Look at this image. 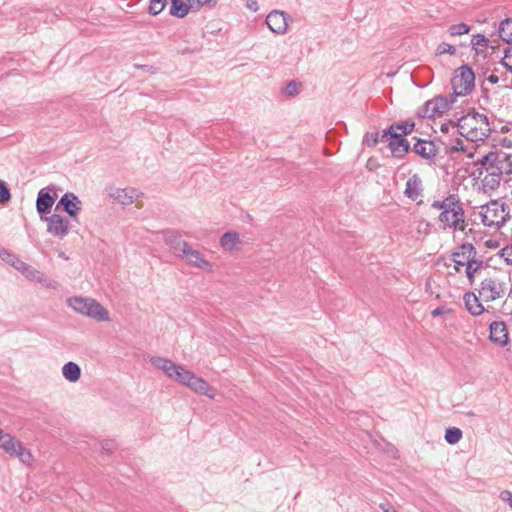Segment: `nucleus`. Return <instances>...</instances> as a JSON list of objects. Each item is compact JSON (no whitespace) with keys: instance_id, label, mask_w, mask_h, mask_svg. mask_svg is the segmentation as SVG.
I'll return each instance as SVG.
<instances>
[{"instance_id":"21","label":"nucleus","mask_w":512,"mask_h":512,"mask_svg":"<svg viewBox=\"0 0 512 512\" xmlns=\"http://www.w3.org/2000/svg\"><path fill=\"white\" fill-rule=\"evenodd\" d=\"M412 150L425 159H431L437 154L436 145L430 140L418 139Z\"/></svg>"},{"instance_id":"17","label":"nucleus","mask_w":512,"mask_h":512,"mask_svg":"<svg viewBox=\"0 0 512 512\" xmlns=\"http://www.w3.org/2000/svg\"><path fill=\"white\" fill-rule=\"evenodd\" d=\"M60 207L71 217L76 218L82 209V202L77 195L71 192L65 193L59 200L56 210Z\"/></svg>"},{"instance_id":"50","label":"nucleus","mask_w":512,"mask_h":512,"mask_svg":"<svg viewBox=\"0 0 512 512\" xmlns=\"http://www.w3.org/2000/svg\"><path fill=\"white\" fill-rule=\"evenodd\" d=\"M487 80L491 83V84H497L499 82V78L498 76L494 75V74H491L488 76Z\"/></svg>"},{"instance_id":"11","label":"nucleus","mask_w":512,"mask_h":512,"mask_svg":"<svg viewBox=\"0 0 512 512\" xmlns=\"http://www.w3.org/2000/svg\"><path fill=\"white\" fill-rule=\"evenodd\" d=\"M178 256L184 260L188 265L196 267L206 272L213 271V265L198 251L193 249L189 244H183L181 253Z\"/></svg>"},{"instance_id":"30","label":"nucleus","mask_w":512,"mask_h":512,"mask_svg":"<svg viewBox=\"0 0 512 512\" xmlns=\"http://www.w3.org/2000/svg\"><path fill=\"white\" fill-rule=\"evenodd\" d=\"M187 3L183 0H171L170 15L177 18H184L188 14Z\"/></svg>"},{"instance_id":"26","label":"nucleus","mask_w":512,"mask_h":512,"mask_svg":"<svg viewBox=\"0 0 512 512\" xmlns=\"http://www.w3.org/2000/svg\"><path fill=\"white\" fill-rule=\"evenodd\" d=\"M62 375L67 381L75 383L81 377V368L77 363L69 361L63 365Z\"/></svg>"},{"instance_id":"31","label":"nucleus","mask_w":512,"mask_h":512,"mask_svg":"<svg viewBox=\"0 0 512 512\" xmlns=\"http://www.w3.org/2000/svg\"><path fill=\"white\" fill-rule=\"evenodd\" d=\"M489 40L482 34L473 35L471 40L472 48L477 54L484 52L488 47Z\"/></svg>"},{"instance_id":"52","label":"nucleus","mask_w":512,"mask_h":512,"mask_svg":"<svg viewBox=\"0 0 512 512\" xmlns=\"http://www.w3.org/2000/svg\"><path fill=\"white\" fill-rule=\"evenodd\" d=\"M380 507L384 512H397L393 507L388 505L381 504Z\"/></svg>"},{"instance_id":"15","label":"nucleus","mask_w":512,"mask_h":512,"mask_svg":"<svg viewBox=\"0 0 512 512\" xmlns=\"http://www.w3.org/2000/svg\"><path fill=\"white\" fill-rule=\"evenodd\" d=\"M109 195L115 201L123 206H128L137 201L142 197V193L135 188H118L114 187L110 189Z\"/></svg>"},{"instance_id":"27","label":"nucleus","mask_w":512,"mask_h":512,"mask_svg":"<svg viewBox=\"0 0 512 512\" xmlns=\"http://www.w3.org/2000/svg\"><path fill=\"white\" fill-rule=\"evenodd\" d=\"M240 238L237 232H226L220 238V246L225 251H233L236 249V246L239 244Z\"/></svg>"},{"instance_id":"54","label":"nucleus","mask_w":512,"mask_h":512,"mask_svg":"<svg viewBox=\"0 0 512 512\" xmlns=\"http://www.w3.org/2000/svg\"><path fill=\"white\" fill-rule=\"evenodd\" d=\"M441 131L445 132V133L448 132V125L447 124H442Z\"/></svg>"},{"instance_id":"61","label":"nucleus","mask_w":512,"mask_h":512,"mask_svg":"<svg viewBox=\"0 0 512 512\" xmlns=\"http://www.w3.org/2000/svg\"><path fill=\"white\" fill-rule=\"evenodd\" d=\"M254 5H257V2H254V4L249 5V8L254 7Z\"/></svg>"},{"instance_id":"9","label":"nucleus","mask_w":512,"mask_h":512,"mask_svg":"<svg viewBox=\"0 0 512 512\" xmlns=\"http://www.w3.org/2000/svg\"><path fill=\"white\" fill-rule=\"evenodd\" d=\"M454 100L453 96H437L432 100L427 101L425 105L418 110L417 114L421 118H432L436 114H442L447 111Z\"/></svg>"},{"instance_id":"8","label":"nucleus","mask_w":512,"mask_h":512,"mask_svg":"<svg viewBox=\"0 0 512 512\" xmlns=\"http://www.w3.org/2000/svg\"><path fill=\"white\" fill-rule=\"evenodd\" d=\"M475 75L473 70L468 65H463L454 71L451 79V86L453 89V97L466 96L474 88Z\"/></svg>"},{"instance_id":"45","label":"nucleus","mask_w":512,"mask_h":512,"mask_svg":"<svg viewBox=\"0 0 512 512\" xmlns=\"http://www.w3.org/2000/svg\"><path fill=\"white\" fill-rule=\"evenodd\" d=\"M501 255L505 258V261L508 264L512 265V245L506 246L501 250Z\"/></svg>"},{"instance_id":"62","label":"nucleus","mask_w":512,"mask_h":512,"mask_svg":"<svg viewBox=\"0 0 512 512\" xmlns=\"http://www.w3.org/2000/svg\"><path fill=\"white\" fill-rule=\"evenodd\" d=\"M254 5H257V2H254V4L249 5V8L254 7Z\"/></svg>"},{"instance_id":"36","label":"nucleus","mask_w":512,"mask_h":512,"mask_svg":"<svg viewBox=\"0 0 512 512\" xmlns=\"http://www.w3.org/2000/svg\"><path fill=\"white\" fill-rule=\"evenodd\" d=\"M40 272L41 271L28 264L23 270L22 275L28 280L35 282Z\"/></svg>"},{"instance_id":"6","label":"nucleus","mask_w":512,"mask_h":512,"mask_svg":"<svg viewBox=\"0 0 512 512\" xmlns=\"http://www.w3.org/2000/svg\"><path fill=\"white\" fill-rule=\"evenodd\" d=\"M481 221L487 227H502L510 218V208L499 200H491L481 206Z\"/></svg>"},{"instance_id":"14","label":"nucleus","mask_w":512,"mask_h":512,"mask_svg":"<svg viewBox=\"0 0 512 512\" xmlns=\"http://www.w3.org/2000/svg\"><path fill=\"white\" fill-rule=\"evenodd\" d=\"M509 161V156L503 155L501 156L497 152H489L486 155H483L480 159L477 160V163H479L482 168L479 169V175H482L483 169L485 171H491L495 167H500V165H503V167L510 168L512 167L511 163Z\"/></svg>"},{"instance_id":"32","label":"nucleus","mask_w":512,"mask_h":512,"mask_svg":"<svg viewBox=\"0 0 512 512\" xmlns=\"http://www.w3.org/2000/svg\"><path fill=\"white\" fill-rule=\"evenodd\" d=\"M99 444L102 455H112L118 449V443L115 439H103Z\"/></svg>"},{"instance_id":"53","label":"nucleus","mask_w":512,"mask_h":512,"mask_svg":"<svg viewBox=\"0 0 512 512\" xmlns=\"http://www.w3.org/2000/svg\"><path fill=\"white\" fill-rule=\"evenodd\" d=\"M503 144L506 147H512V142L511 141H507L506 139L503 140Z\"/></svg>"},{"instance_id":"43","label":"nucleus","mask_w":512,"mask_h":512,"mask_svg":"<svg viewBox=\"0 0 512 512\" xmlns=\"http://www.w3.org/2000/svg\"><path fill=\"white\" fill-rule=\"evenodd\" d=\"M28 264L22 261L18 256L15 257L14 261L10 266L19 271L21 274Z\"/></svg>"},{"instance_id":"34","label":"nucleus","mask_w":512,"mask_h":512,"mask_svg":"<svg viewBox=\"0 0 512 512\" xmlns=\"http://www.w3.org/2000/svg\"><path fill=\"white\" fill-rule=\"evenodd\" d=\"M35 282L41 284L43 287L50 290H57L59 288V283L55 280L50 279L43 272H40Z\"/></svg>"},{"instance_id":"47","label":"nucleus","mask_w":512,"mask_h":512,"mask_svg":"<svg viewBox=\"0 0 512 512\" xmlns=\"http://www.w3.org/2000/svg\"><path fill=\"white\" fill-rule=\"evenodd\" d=\"M160 4V0H151L149 6V13L151 15H158L160 10H157V5Z\"/></svg>"},{"instance_id":"13","label":"nucleus","mask_w":512,"mask_h":512,"mask_svg":"<svg viewBox=\"0 0 512 512\" xmlns=\"http://www.w3.org/2000/svg\"><path fill=\"white\" fill-rule=\"evenodd\" d=\"M477 255L476 248L471 243H463L460 245L456 251H454L451 255L452 261L454 263V269L456 272H460V268L463 266H468L470 258Z\"/></svg>"},{"instance_id":"20","label":"nucleus","mask_w":512,"mask_h":512,"mask_svg":"<svg viewBox=\"0 0 512 512\" xmlns=\"http://www.w3.org/2000/svg\"><path fill=\"white\" fill-rule=\"evenodd\" d=\"M490 335L489 339L491 342L504 346L508 342V331L505 323L503 321H494L490 324L489 327Z\"/></svg>"},{"instance_id":"37","label":"nucleus","mask_w":512,"mask_h":512,"mask_svg":"<svg viewBox=\"0 0 512 512\" xmlns=\"http://www.w3.org/2000/svg\"><path fill=\"white\" fill-rule=\"evenodd\" d=\"M502 65L512 72V47H508L504 51V57L501 60Z\"/></svg>"},{"instance_id":"10","label":"nucleus","mask_w":512,"mask_h":512,"mask_svg":"<svg viewBox=\"0 0 512 512\" xmlns=\"http://www.w3.org/2000/svg\"><path fill=\"white\" fill-rule=\"evenodd\" d=\"M42 221L47 224V232L53 237L63 239L70 231V221L59 214H52L50 216L41 217Z\"/></svg>"},{"instance_id":"48","label":"nucleus","mask_w":512,"mask_h":512,"mask_svg":"<svg viewBox=\"0 0 512 512\" xmlns=\"http://www.w3.org/2000/svg\"><path fill=\"white\" fill-rule=\"evenodd\" d=\"M500 499L505 502H508V504L512 508V493L510 491H507V490L502 491L500 493Z\"/></svg>"},{"instance_id":"38","label":"nucleus","mask_w":512,"mask_h":512,"mask_svg":"<svg viewBox=\"0 0 512 512\" xmlns=\"http://www.w3.org/2000/svg\"><path fill=\"white\" fill-rule=\"evenodd\" d=\"M437 54L439 55H442V54H445V53H448L450 55H454L456 53V48L449 44V43H446V42H442L438 45L437 47Z\"/></svg>"},{"instance_id":"23","label":"nucleus","mask_w":512,"mask_h":512,"mask_svg":"<svg viewBox=\"0 0 512 512\" xmlns=\"http://www.w3.org/2000/svg\"><path fill=\"white\" fill-rule=\"evenodd\" d=\"M463 300L467 311L471 315L479 316L484 312L485 309L480 302L481 298H479V295L477 296L474 292L465 293Z\"/></svg>"},{"instance_id":"29","label":"nucleus","mask_w":512,"mask_h":512,"mask_svg":"<svg viewBox=\"0 0 512 512\" xmlns=\"http://www.w3.org/2000/svg\"><path fill=\"white\" fill-rule=\"evenodd\" d=\"M499 37L506 43H512V19L506 18L504 19L500 25L498 30Z\"/></svg>"},{"instance_id":"2","label":"nucleus","mask_w":512,"mask_h":512,"mask_svg":"<svg viewBox=\"0 0 512 512\" xmlns=\"http://www.w3.org/2000/svg\"><path fill=\"white\" fill-rule=\"evenodd\" d=\"M431 208L441 211L438 220L442 224L443 230H465L467 223L463 204L454 196L450 195L441 201H434Z\"/></svg>"},{"instance_id":"28","label":"nucleus","mask_w":512,"mask_h":512,"mask_svg":"<svg viewBox=\"0 0 512 512\" xmlns=\"http://www.w3.org/2000/svg\"><path fill=\"white\" fill-rule=\"evenodd\" d=\"M484 261L478 258L477 255L470 258L469 264L466 267V276L470 283H473L475 275L484 268Z\"/></svg>"},{"instance_id":"5","label":"nucleus","mask_w":512,"mask_h":512,"mask_svg":"<svg viewBox=\"0 0 512 512\" xmlns=\"http://www.w3.org/2000/svg\"><path fill=\"white\" fill-rule=\"evenodd\" d=\"M484 302H493L504 297L507 292L505 277L499 273L488 274L476 289Z\"/></svg>"},{"instance_id":"41","label":"nucleus","mask_w":512,"mask_h":512,"mask_svg":"<svg viewBox=\"0 0 512 512\" xmlns=\"http://www.w3.org/2000/svg\"><path fill=\"white\" fill-rule=\"evenodd\" d=\"M11 197L10 191L6 183L0 180V203L8 201Z\"/></svg>"},{"instance_id":"58","label":"nucleus","mask_w":512,"mask_h":512,"mask_svg":"<svg viewBox=\"0 0 512 512\" xmlns=\"http://www.w3.org/2000/svg\"><path fill=\"white\" fill-rule=\"evenodd\" d=\"M166 4H167V0H162V4H161L162 10H164Z\"/></svg>"},{"instance_id":"3","label":"nucleus","mask_w":512,"mask_h":512,"mask_svg":"<svg viewBox=\"0 0 512 512\" xmlns=\"http://www.w3.org/2000/svg\"><path fill=\"white\" fill-rule=\"evenodd\" d=\"M456 126L460 135L471 142L484 141L491 132L488 117L475 111L462 116Z\"/></svg>"},{"instance_id":"33","label":"nucleus","mask_w":512,"mask_h":512,"mask_svg":"<svg viewBox=\"0 0 512 512\" xmlns=\"http://www.w3.org/2000/svg\"><path fill=\"white\" fill-rule=\"evenodd\" d=\"M462 431L457 427H450L447 428L445 431V440L449 444H456L458 443L462 438Z\"/></svg>"},{"instance_id":"35","label":"nucleus","mask_w":512,"mask_h":512,"mask_svg":"<svg viewBox=\"0 0 512 512\" xmlns=\"http://www.w3.org/2000/svg\"><path fill=\"white\" fill-rule=\"evenodd\" d=\"M470 31V27L465 23L454 24L449 27V33L451 36H460L467 34Z\"/></svg>"},{"instance_id":"44","label":"nucleus","mask_w":512,"mask_h":512,"mask_svg":"<svg viewBox=\"0 0 512 512\" xmlns=\"http://www.w3.org/2000/svg\"><path fill=\"white\" fill-rule=\"evenodd\" d=\"M378 136H379V135H378V133H377V132H375V133H370V134H369V133H368V134H366V136H365V141H366L367 145H368V146H375V145L378 143V141H379Z\"/></svg>"},{"instance_id":"57","label":"nucleus","mask_w":512,"mask_h":512,"mask_svg":"<svg viewBox=\"0 0 512 512\" xmlns=\"http://www.w3.org/2000/svg\"><path fill=\"white\" fill-rule=\"evenodd\" d=\"M466 415L469 416V417H475L476 416V414L473 411L466 412Z\"/></svg>"},{"instance_id":"51","label":"nucleus","mask_w":512,"mask_h":512,"mask_svg":"<svg viewBox=\"0 0 512 512\" xmlns=\"http://www.w3.org/2000/svg\"><path fill=\"white\" fill-rule=\"evenodd\" d=\"M134 67L135 68H139V69H144V70H152L153 69V73L156 71L155 68L151 67V66H148V65H139V64H134Z\"/></svg>"},{"instance_id":"12","label":"nucleus","mask_w":512,"mask_h":512,"mask_svg":"<svg viewBox=\"0 0 512 512\" xmlns=\"http://www.w3.org/2000/svg\"><path fill=\"white\" fill-rule=\"evenodd\" d=\"M486 172V175L481 181V189L484 193H489L499 187L501 176L504 172L506 174H512V167L507 168L500 165V167H495L493 170Z\"/></svg>"},{"instance_id":"24","label":"nucleus","mask_w":512,"mask_h":512,"mask_svg":"<svg viewBox=\"0 0 512 512\" xmlns=\"http://www.w3.org/2000/svg\"><path fill=\"white\" fill-rule=\"evenodd\" d=\"M162 237L165 243L174 250L176 255L181 253L183 244H188L187 242L183 241L181 235L174 230L162 231Z\"/></svg>"},{"instance_id":"39","label":"nucleus","mask_w":512,"mask_h":512,"mask_svg":"<svg viewBox=\"0 0 512 512\" xmlns=\"http://www.w3.org/2000/svg\"><path fill=\"white\" fill-rule=\"evenodd\" d=\"M17 255L10 250L0 247V259L11 265Z\"/></svg>"},{"instance_id":"18","label":"nucleus","mask_w":512,"mask_h":512,"mask_svg":"<svg viewBox=\"0 0 512 512\" xmlns=\"http://www.w3.org/2000/svg\"><path fill=\"white\" fill-rule=\"evenodd\" d=\"M383 141L388 142V147L390 148L393 157L396 158H403L410 149L408 141L402 137H399L398 134H388V137Z\"/></svg>"},{"instance_id":"16","label":"nucleus","mask_w":512,"mask_h":512,"mask_svg":"<svg viewBox=\"0 0 512 512\" xmlns=\"http://www.w3.org/2000/svg\"><path fill=\"white\" fill-rule=\"evenodd\" d=\"M289 15L283 11L273 10L266 17V24L275 34H285L288 29Z\"/></svg>"},{"instance_id":"46","label":"nucleus","mask_w":512,"mask_h":512,"mask_svg":"<svg viewBox=\"0 0 512 512\" xmlns=\"http://www.w3.org/2000/svg\"><path fill=\"white\" fill-rule=\"evenodd\" d=\"M451 152L463 151L465 152L464 142L461 139H456L454 144L450 147Z\"/></svg>"},{"instance_id":"4","label":"nucleus","mask_w":512,"mask_h":512,"mask_svg":"<svg viewBox=\"0 0 512 512\" xmlns=\"http://www.w3.org/2000/svg\"><path fill=\"white\" fill-rule=\"evenodd\" d=\"M66 302L67 305L76 313L92 318L98 322L110 320L107 309L93 298L73 296L69 297Z\"/></svg>"},{"instance_id":"19","label":"nucleus","mask_w":512,"mask_h":512,"mask_svg":"<svg viewBox=\"0 0 512 512\" xmlns=\"http://www.w3.org/2000/svg\"><path fill=\"white\" fill-rule=\"evenodd\" d=\"M53 187L43 188L38 192L37 200H36V209L41 217H45L44 215L49 213L53 204L55 203V197L49 193V190H52Z\"/></svg>"},{"instance_id":"56","label":"nucleus","mask_w":512,"mask_h":512,"mask_svg":"<svg viewBox=\"0 0 512 512\" xmlns=\"http://www.w3.org/2000/svg\"><path fill=\"white\" fill-rule=\"evenodd\" d=\"M151 361H152V363H153L156 367H158L159 359H157V358H152V359H151Z\"/></svg>"},{"instance_id":"22","label":"nucleus","mask_w":512,"mask_h":512,"mask_svg":"<svg viewBox=\"0 0 512 512\" xmlns=\"http://www.w3.org/2000/svg\"><path fill=\"white\" fill-rule=\"evenodd\" d=\"M415 127V123L413 121H404L401 123H396L390 125L386 130L383 131V134L381 136V140H384L388 137V134H398L399 137L406 136L410 134Z\"/></svg>"},{"instance_id":"25","label":"nucleus","mask_w":512,"mask_h":512,"mask_svg":"<svg viewBox=\"0 0 512 512\" xmlns=\"http://www.w3.org/2000/svg\"><path fill=\"white\" fill-rule=\"evenodd\" d=\"M422 193V181L417 174L411 176L407 182L404 194L411 200H416Z\"/></svg>"},{"instance_id":"63","label":"nucleus","mask_w":512,"mask_h":512,"mask_svg":"<svg viewBox=\"0 0 512 512\" xmlns=\"http://www.w3.org/2000/svg\"><path fill=\"white\" fill-rule=\"evenodd\" d=\"M254 5H257V2H254V4L249 5V8L254 7Z\"/></svg>"},{"instance_id":"42","label":"nucleus","mask_w":512,"mask_h":512,"mask_svg":"<svg viewBox=\"0 0 512 512\" xmlns=\"http://www.w3.org/2000/svg\"><path fill=\"white\" fill-rule=\"evenodd\" d=\"M186 7L190 10H199L204 5V0H187Z\"/></svg>"},{"instance_id":"60","label":"nucleus","mask_w":512,"mask_h":512,"mask_svg":"<svg viewBox=\"0 0 512 512\" xmlns=\"http://www.w3.org/2000/svg\"><path fill=\"white\" fill-rule=\"evenodd\" d=\"M508 297H512V288L510 289V291L508 293Z\"/></svg>"},{"instance_id":"49","label":"nucleus","mask_w":512,"mask_h":512,"mask_svg":"<svg viewBox=\"0 0 512 512\" xmlns=\"http://www.w3.org/2000/svg\"><path fill=\"white\" fill-rule=\"evenodd\" d=\"M445 313V309L442 307H437L436 309L432 310L431 315L432 317H437L440 315H443Z\"/></svg>"},{"instance_id":"55","label":"nucleus","mask_w":512,"mask_h":512,"mask_svg":"<svg viewBox=\"0 0 512 512\" xmlns=\"http://www.w3.org/2000/svg\"><path fill=\"white\" fill-rule=\"evenodd\" d=\"M58 256H59L60 258L64 259V260H67V259H68V257L66 256V254H65L64 252H60V253L58 254Z\"/></svg>"},{"instance_id":"59","label":"nucleus","mask_w":512,"mask_h":512,"mask_svg":"<svg viewBox=\"0 0 512 512\" xmlns=\"http://www.w3.org/2000/svg\"><path fill=\"white\" fill-rule=\"evenodd\" d=\"M204 4H213V0H204Z\"/></svg>"},{"instance_id":"7","label":"nucleus","mask_w":512,"mask_h":512,"mask_svg":"<svg viewBox=\"0 0 512 512\" xmlns=\"http://www.w3.org/2000/svg\"><path fill=\"white\" fill-rule=\"evenodd\" d=\"M0 449L10 457L18 458L25 465H30L33 462L30 450L16 437L3 430H0Z\"/></svg>"},{"instance_id":"40","label":"nucleus","mask_w":512,"mask_h":512,"mask_svg":"<svg viewBox=\"0 0 512 512\" xmlns=\"http://www.w3.org/2000/svg\"><path fill=\"white\" fill-rule=\"evenodd\" d=\"M283 93L286 96H295L299 93V84L295 81H290L284 88Z\"/></svg>"},{"instance_id":"1","label":"nucleus","mask_w":512,"mask_h":512,"mask_svg":"<svg viewBox=\"0 0 512 512\" xmlns=\"http://www.w3.org/2000/svg\"><path fill=\"white\" fill-rule=\"evenodd\" d=\"M162 372L172 380L189 387L196 393L205 395L210 399L215 397L213 389L203 378L198 377L193 372L186 370L183 366L177 365L171 360L162 359Z\"/></svg>"}]
</instances>
